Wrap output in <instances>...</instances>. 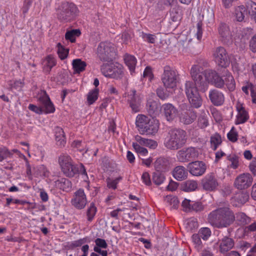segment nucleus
I'll list each match as a JSON object with an SVG mask.
<instances>
[{
    "label": "nucleus",
    "instance_id": "4d7b16f0",
    "mask_svg": "<svg viewBox=\"0 0 256 256\" xmlns=\"http://www.w3.org/2000/svg\"><path fill=\"white\" fill-rule=\"evenodd\" d=\"M253 34V29L250 28H243L241 30V34L244 40H247Z\"/></svg>",
    "mask_w": 256,
    "mask_h": 256
},
{
    "label": "nucleus",
    "instance_id": "603ef678",
    "mask_svg": "<svg viewBox=\"0 0 256 256\" xmlns=\"http://www.w3.org/2000/svg\"><path fill=\"white\" fill-rule=\"evenodd\" d=\"M133 148L134 149L136 152L142 156H146L148 154L147 149L137 143L133 142L132 144Z\"/></svg>",
    "mask_w": 256,
    "mask_h": 256
},
{
    "label": "nucleus",
    "instance_id": "e433bc0d",
    "mask_svg": "<svg viewBox=\"0 0 256 256\" xmlns=\"http://www.w3.org/2000/svg\"><path fill=\"white\" fill-rule=\"evenodd\" d=\"M72 66L75 73L79 74L85 70L86 64L80 59L77 58L72 60Z\"/></svg>",
    "mask_w": 256,
    "mask_h": 256
},
{
    "label": "nucleus",
    "instance_id": "5701e85b",
    "mask_svg": "<svg viewBox=\"0 0 256 256\" xmlns=\"http://www.w3.org/2000/svg\"><path fill=\"white\" fill-rule=\"evenodd\" d=\"M220 252L225 253L231 250L234 246V240L232 238L224 236L218 241Z\"/></svg>",
    "mask_w": 256,
    "mask_h": 256
},
{
    "label": "nucleus",
    "instance_id": "2f4dec72",
    "mask_svg": "<svg viewBox=\"0 0 256 256\" xmlns=\"http://www.w3.org/2000/svg\"><path fill=\"white\" fill-rule=\"evenodd\" d=\"M124 60L129 68L131 74L132 75L134 73L136 59L134 56L126 54L124 56Z\"/></svg>",
    "mask_w": 256,
    "mask_h": 256
},
{
    "label": "nucleus",
    "instance_id": "423d86ee",
    "mask_svg": "<svg viewBox=\"0 0 256 256\" xmlns=\"http://www.w3.org/2000/svg\"><path fill=\"white\" fill-rule=\"evenodd\" d=\"M78 13V8L74 4L64 2L58 10L57 16L61 21L68 22L73 20Z\"/></svg>",
    "mask_w": 256,
    "mask_h": 256
},
{
    "label": "nucleus",
    "instance_id": "9b49d317",
    "mask_svg": "<svg viewBox=\"0 0 256 256\" xmlns=\"http://www.w3.org/2000/svg\"><path fill=\"white\" fill-rule=\"evenodd\" d=\"M253 182L252 176L248 172L238 176L235 178L234 186L238 190H244L251 186Z\"/></svg>",
    "mask_w": 256,
    "mask_h": 256
},
{
    "label": "nucleus",
    "instance_id": "79ce46f5",
    "mask_svg": "<svg viewBox=\"0 0 256 256\" xmlns=\"http://www.w3.org/2000/svg\"><path fill=\"white\" fill-rule=\"evenodd\" d=\"M80 34V32L78 29L72 30L68 31L65 34V38L66 40H70L72 42H74L76 38Z\"/></svg>",
    "mask_w": 256,
    "mask_h": 256
},
{
    "label": "nucleus",
    "instance_id": "9d476101",
    "mask_svg": "<svg viewBox=\"0 0 256 256\" xmlns=\"http://www.w3.org/2000/svg\"><path fill=\"white\" fill-rule=\"evenodd\" d=\"M216 62L222 68H227L230 64V59L226 50L222 46L216 48L212 54Z\"/></svg>",
    "mask_w": 256,
    "mask_h": 256
},
{
    "label": "nucleus",
    "instance_id": "1a4fd4ad",
    "mask_svg": "<svg viewBox=\"0 0 256 256\" xmlns=\"http://www.w3.org/2000/svg\"><path fill=\"white\" fill-rule=\"evenodd\" d=\"M115 48L112 43L103 42L98 44L96 54L101 60L111 61L115 56Z\"/></svg>",
    "mask_w": 256,
    "mask_h": 256
},
{
    "label": "nucleus",
    "instance_id": "4c0bfd02",
    "mask_svg": "<svg viewBox=\"0 0 256 256\" xmlns=\"http://www.w3.org/2000/svg\"><path fill=\"white\" fill-rule=\"evenodd\" d=\"M90 242V239L88 237H85L82 238H80L79 240L68 242L67 248L68 250H73L76 248L81 246L85 243H88Z\"/></svg>",
    "mask_w": 256,
    "mask_h": 256
},
{
    "label": "nucleus",
    "instance_id": "bb28decb",
    "mask_svg": "<svg viewBox=\"0 0 256 256\" xmlns=\"http://www.w3.org/2000/svg\"><path fill=\"white\" fill-rule=\"evenodd\" d=\"M172 175L178 180H182L187 178L188 172L184 166H180L174 168Z\"/></svg>",
    "mask_w": 256,
    "mask_h": 256
},
{
    "label": "nucleus",
    "instance_id": "c9c22d12",
    "mask_svg": "<svg viewBox=\"0 0 256 256\" xmlns=\"http://www.w3.org/2000/svg\"><path fill=\"white\" fill-rule=\"evenodd\" d=\"M164 202L170 209H176L178 206L179 201L176 196H167L164 198Z\"/></svg>",
    "mask_w": 256,
    "mask_h": 256
},
{
    "label": "nucleus",
    "instance_id": "bf43d9fd",
    "mask_svg": "<svg viewBox=\"0 0 256 256\" xmlns=\"http://www.w3.org/2000/svg\"><path fill=\"white\" fill-rule=\"evenodd\" d=\"M236 218L242 224H246L250 221V218L244 212H239L236 214Z\"/></svg>",
    "mask_w": 256,
    "mask_h": 256
},
{
    "label": "nucleus",
    "instance_id": "f257e3e1",
    "mask_svg": "<svg viewBox=\"0 0 256 256\" xmlns=\"http://www.w3.org/2000/svg\"><path fill=\"white\" fill-rule=\"evenodd\" d=\"M190 74L193 80L202 88L204 91L207 88L208 82L210 83L217 88H224V80L216 71L210 70H204L200 64L192 66Z\"/></svg>",
    "mask_w": 256,
    "mask_h": 256
},
{
    "label": "nucleus",
    "instance_id": "69168bd1",
    "mask_svg": "<svg viewBox=\"0 0 256 256\" xmlns=\"http://www.w3.org/2000/svg\"><path fill=\"white\" fill-rule=\"evenodd\" d=\"M142 182L146 186H150L152 182L150 178V176L148 172H144L142 176Z\"/></svg>",
    "mask_w": 256,
    "mask_h": 256
},
{
    "label": "nucleus",
    "instance_id": "0e129e2a",
    "mask_svg": "<svg viewBox=\"0 0 256 256\" xmlns=\"http://www.w3.org/2000/svg\"><path fill=\"white\" fill-rule=\"evenodd\" d=\"M202 22H199L196 24V36L198 40H200L202 39Z\"/></svg>",
    "mask_w": 256,
    "mask_h": 256
},
{
    "label": "nucleus",
    "instance_id": "0eeeda50",
    "mask_svg": "<svg viewBox=\"0 0 256 256\" xmlns=\"http://www.w3.org/2000/svg\"><path fill=\"white\" fill-rule=\"evenodd\" d=\"M58 163L62 172L67 176L73 177L79 172L78 166L74 164L70 156L66 154L60 155Z\"/></svg>",
    "mask_w": 256,
    "mask_h": 256
},
{
    "label": "nucleus",
    "instance_id": "052dcab7",
    "mask_svg": "<svg viewBox=\"0 0 256 256\" xmlns=\"http://www.w3.org/2000/svg\"><path fill=\"white\" fill-rule=\"evenodd\" d=\"M193 202L194 201H191L186 198L184 199L182 204L184 210L186 212H190L191 207Z\"/></svg>",
    "mask_w": 256,
    "mask_h": 256
},
{
    "label": "nucleus",
    "instance_id": "2eb2a0df",
    "mask_svg": "<svg viewBox=\"0 0 256 256\" xmlns=\"http://www.w3.org/2000/svg\"><path fill=\"white\" fill-rule=\"evenodd\" d=\"M72 204L78 209L84 208L87 204L86 195L82 189H79L74 192V197L72 200Z\"/></svg>",
    "mask_w": 256,
    "mask_h": 256
},
{
    "label": "nucleus",
    "instance_id": "6ab92c4d",
    "mask_svg": "<svg viewBox=\"0 0 256 256\" xmlns=\"http://www.w3.org/2000/svg\"><path fill=\"white\" fill-rule=\"evenodd\" d=\"M162 112L168 121L173 120L178 115L177 109L171 104H164L162 106Z\"/></svg>",
    "mask_w": 256,
    "mask_h": 256
},
{
    "label": "nucleus",
    "instance_id": "c756f323",
    "mask_svg": "<svg viewBox=\"0 0 256 256\" xmlns=\"http://www.w3.org/2000/svg\"><path fill=\"white\" fill-rule=\"evenodd\" d=\"M55 58L51 55L47 56L43 61V70L46 72H50L52 68L56 65Z\"/></svg>",
    "mask_w": 256,
    "mask_h": 256
},
{
    "label": "nucleus",
    "instance_id": "864d4df0",
    "mask_svg": "<svg viewBox=\"0 0 256 256\" xmlns=\"http://www.w3.org/2000/svg\"><path fill=\"white\" fill-rule=\"evenodd\" d=\"M122 176H118L115 179H110L108 178L106 179V184L108 188H111L112 189H116L117 187V184L119 182L120 180H122Z\"/></svg>",
    "mask_w": 256,
    "mask_h": 256
},
{
    "label": "nucleus",
    "instance_id": "a18cd8bd",
    "mask_svg": "<svg viewBox=\"0 0 256 256\" xmlns=\"http://www.w3.org/2000/svg\"><path fill=\"white\" fill-rule=\"evenodd\" d=\"M56 47L58 48V54L60 60H63L66 58L68 56L69 50L65 48L60 42L57 44Z\"/></svg>",
    "mask_w": 256,
    "mask_h": 256
},
{
    "label": "nucleus",
    "instance_id": "dca6fc26",
    "mask_svg": "<svg viewBox=\"0 0 256 256\" xmlns=\"http://www.w3.org/2000/svg\"><path fill=\"white\" fill-rule=\"evenodd\" d=\"M189 172L196 176L203 175L206 170L205 163L202 161H195L190 162L188 165Z\"/></svg>",
    "mask_w": 256,
    "mask_h": 256
},
{
    "label": "nucleus",
    "instance_id": "f03ea898",
    "mask_svg": "<svg viewBox=\"0 0 256 256\" xmlns=\"http://www.w3.org/2000/svg\"><path fill=\"white\" fill-rule=\"evenodd\" d=\"M234 212L227 207L218 208L211 212L208 221L214 228H222L230 226L234 220Z\"/></svg>",
    "mask_w": 256,
    "mask_h": 256
},
{
    "label": "nucleus",
    "instance_id": "13d9d810",
    "mask_svg": "<svg viewBox=\"0 0 256 256\" xmlns=\"http://www.w3.org/2000/svg\"><path fill=\"white\" fill-rule=\"evenodd\" d=\"M180 14L178 8H173L170 11V18L173 22H176L180 20Z\"/></svg>",
    "mask_w": 256,
    "mask_h": 256
},
{
    "label": "nucleus",
    "instance_id": "3c124183",
    "mask_svg": "<svg viewBox=\"0 0 256 256\" xmlns=\"http://www.w3.org/2000/svg\"><path fill=\"white\" fill-rule=\"evenodd\" d=\"M200 236L198 234H194L192 236V242L197 250L199 251L202 248V242Z\"/></svg>",
    "mask_w": 256,
    "mask_h": 256
},
{
    "label": "nucleus",
    "instance_id": "393cba45",
    "mask_svg": "<svg viewBox=\"0 0 256 256\" xmlns=\"http://www.w3.org/2000/svg\"><path fill=\"white\" fill-rule=\"evenodd\" d=\"M146 109L152 117H155L159 114L160 106L156 101L150 98L146 104Z\"/></svg>",
    "mask_w": 256,
    "mask_h": 256
},
{
    "label": "nucleus",
    "instance_id": "49530a36",
    "mask_svg": "<svg viewBox=\"0 0 256 256\" xmlns=\"http://www.w3.org/2000/svg\"><path fill=\"white\" fill-rule=\"evenodd\" d=\"M248 8L251 18L256 23V3L252 1L248 2Z\"/></svg>",
    "mask_w": 256,
    "mask_h": 256
},
{
    "label": "nucleus",
    "instance_id": "a878e982",
    "mask_svg": "<svg viewBox=\"0 0 256 256\" xmlns=\"http://www.w3.org/2000/svg\"><path fill=\"white\" fill-rule=\"evenodd\" d=\"M249 199V194L247 192H241L236 194L232 198V202L236 206H239L246 202Z\"/></svg>",
    "mask_w": 256,
    "mask_h": 256
},
{
    "label": "nucleus",
    "instance_id": "4be33fe9",
    "mask_svg": "<svg viewBox=\"0 0 256 256\" xmlns=\"http://www.w3.org/2000/svg\"><path fill=\"white\" fill-rule=\"evenodd\" d=\"M196 112L192 110H188L180 113V121L186 124H188L194 122L196 118Z\"/></svg>",
    "mask_w": 256,
    "mask_h": 256
},
{
    "label": "nucleus",
    "instance_id": "8fccbe9b",
    "mask_svg": "<svg viewBox=\"0 0 256 256\" xmlns=\"http://www.w3.org/2000/svg\"><path fill=\"white\" fill-rule=\"evenodd\" d=\"M8 158H12V152H10L6 147L0 148V162Z\"/></svg>",
    "mask_w": 256,
    "mask_h": 256
},
{
    "label": "nucleus",
    "instance_id": "412c9836",
    "mask_svg": "<svg viewBox=\"0 0 256 256\" xmlns=\"http://www.w3.org/2000/svg\"><path fill=\"white\" fill-rule=\"evenodd\" d=\"M248 14V2L246 6L240 5L235 6L233 12L234 16L238 22H242L244 20L246 16Z\"/></svg>",
    "mask_w": 256,
    "mask_h": 256
},
{
    "label": "nucleus",
    "instance_id": "f3484780",
    "mask_svg": "<svg viewBox=\"0 0 256 256\" xmlns=\"http://www.w3.org/2000/svg\"><path fill=\"white\" fill-rule=\"evenodd\" d=\"M38 100L41 105L42 112L49 114L53 113L55 111L53 104L45 92L40 96Z\"/></svg>",
    "mask_w": 256,
    "mask_h": 256
},
{
    "label": "nucleus",
    "instance_id": "338daca9",
    "mask_svg": "<svg viewBox=\"0 0 256 256\" xmlns=\"http://www.w3.org/2000/svg\"><path fill=\"white\" fill-rule=\"evenodd\" d=\"M208 120L207 118L204 116H200L198 120V125L202 128H204L208 126Z\"/></svg>",
    "mask_w": 256,
    "mask_h": 256
},
{
    "label": "nucleus",
    "instance_id": "f8f14e48",
    "mask_svg": "<svg viewBox=\"0 0 256 256\" xmlns=\"http://www.w3.org/2000/svg\"><path fill=\"white\" fill-rule=\"evenodd\" d=\"M198 154L197 149L190 147L179 150L176 154V157L179 162H186L196 158Z\"/></svg>",
    "mask_w": 256,
    "mask_h": 256
},
{
    "label": "nucleus",
    "instance_id": "ddd939ff",
    "mask_svg": "<svg viewBox=\"0 0 256 256\" xmlns=\"http://www.w3.org/2000/svg\"><path fill=\"white\" fill-rule=\"evenodd\" d=\"M202 185L206 191H215L218 186L216 175L213 172L208 174L202 179Z\"/></svg>",
    "mask_w": 256,
    "mask_h": 256
},
{
    "label": "nucleus",
    "instance_id": "39448f33",
    "mask_svg": "<svg viewBox=\"0 0 256 256\" xmlns=\"http://www.w3.org/2000/svg\"><path fill=\"white\" fill-rule=\"evenodd\" d=\"M194 83L192 81H186V82L184 91L191 106L194 108H198L202 104V100L196 86L200 87L202 90L204 91V90L201 86L196 84L194 80Z\"/></svg>",
    "mask_w": 256,
    "mask_h": 256
},
{
    "label": "nucleus",
    "instance_id": "f704fd0d",
    "mask_svg": "<svg viewBox=\"0 0 256 256\" xmlns=\"http://www.w3.org/2000/svg\"><path fill=\"white\" fill-rule=\"evenodd\" d=\"M33 174L36 178L40 176L47 177L49 175V171L44 165L41 164L34 168Z\"/></svg>",
    "mask_w": 256,
    "mask_h": 256
},
{
    "label": "nucleus",
    "instance_id": "774afa93",
    "mask_svg": "<svg viewBox=\"0 0 256 256\" xmlns=\"http://www.w3.org/2000/svg\"><path fill=\"white\" fill-rule=\"evenodd\" d=\"M158 96L162 100H165L168 97V94L165 93L162 88H158L156 90Z\"/></svg>",
    "mask_w": 256,
    "mask_h": 256
},
{
    "label": "nucleus",
    "instance_id": "58836bf2",
    "mask_svg": "<svg viewBox=\"0 0 256 256\" xmlns=\"http://www.w3.org/2000/svg\"><path fill=\"white\" fill-rule=\"evenodd\" d=\"M210 148L216 150L222 142V137L220 134L215 133L210 136Z\"/></svg>",
    "mask_w": 256,
    "mask_h": 256
},
{
    "label": "nucleus",
    "instance_id": "c85d7f7f",
    "mask_svg": "<svg viewBox=\"0 0 256 256\" xmlns=\"http://www.w3.org/2000/svg\"><path fill=\"white\" fill-rule=\"evenodd\" d=\"M95 246L94 248V250L99 254L107 252L104 250L108 247V244L106 240L101 238H96L94 240Z\"/></svg>",
    "mask_w": 256,
    "mask_h": 256
},
{
    "label": "nucleus",
    "instance_id": "37998d69",
    "mask_svg": "<svg viewBox=\"0 0 256 256\" xmlns=\"http://www.w3.org/2000/svg\"><path fill=\"white\" fill-rule=\"evenodd\" d=\"M98 88H94L90 90L87 94V101L88 104H93L98 98Z\"/></svg>",
    "mask_w": 256,
    "mask_h": 256
},
{
    "label": "nucleus",
    "instance_id": "de8ad7c7",
    "mask_svg": "<svg viewBox=\"0 0 256 256\" xmlns=\"http://www.w3.org/2000/svg\"><path fill=\"white\" fill-rule=\"evenodd\" d=\"M204 240H208L212 234V232L210 228L204 227L200 228L198 234Z\"/></svg>",
    "mask_w": 256,
    "mask_h": 256
},
{
    "label": "nucleus",
    "instance_id": "4468645a",
    "mask_svg": "<svg viewBox=\"0 0 256 256\" xmlns=\"http://www.w3.org/2000/svg\"><path fill=\"white\" fill-rule=\"evenodd\" d=\"M124 97L134 112H139L140 102L138 96L136 94V90H131L125 92Z\"/></svg>",
    "mask_w": 256,
    "mask_h": 256
},
{
    "label": "nucleus",
    "instance_id": "7c9ffc66",
    "mask_svg": "<svg viewBox=\"0 0 256 256\" xmlns=\"http://www.w3.org/2000/svg\"><path fill=\"white\" fill-rule=\"evenodd\" d=\"M218 32L222 40L224 42L226 40H228L231 37L230 28L226 24H220Z\"/></svg>",
    "mask_w": 256,
    "mask_h": 256
},
{
    "label": "nucleus",
    "instance_id": "aec40b11",
    "mask_svg": "<svg viewBox=\"0 0 256 256\" xmlns=\"http://www.w3.org/2000/svg\"><path fill=\"white\" fill-rule=\"evenodd\" d=\"M208 96L211 102L215 106H221L224 102V94L217 90H210L209 92Z\"/></svg>",
    "mask_w": 256,
    "mask_h": 256
},
{
    "label": "nucleus",
    "instance_id": "6e6552de",
    "mask_svg": "<svg viewBox=\"0 0 256 256\" xmlns=\"http://www.w3.org/2000/svg\"><path fill=\"white\" fill-rule=\"evenodd\" d=\"M178 79V74L176 70L169 66H164L162 81L166 89L174 90L176 87Z\"/></svg>",
    "mask_w": 256,
    "mask_h": 256
},
{
    "label": "nucleus",
    "instance_id": "72a5a7b5",
    "mask_svg": "<svg viewBox=\"0 0 256 256\" xmlns=\"http://www.w3.org/2000/svg\"><path fill=\"white\" fill-rule=\"evenodd\" d=\"M224 86L230 91H233L236 88L235 81L232 74L226 71V74L224 76Z\"/></svg>",
    "mask_w": 256,
    "mask_h": 256
},
{
    "label": "nucleus",
    "instance_id": "20e7f679",
    "mask_svg": "<svg viewBox=\"0 0 256 256\" xmlns=\"http://www.w3.org/2000/svg\"><path fill=\"white\" fill-rule=\"evenodd\" d=\"M136 124L141 134L154 135L158 132L159 128L158 120L154 118L149 119L142 114L137 116Z\"/></svg>",
    "mask_w": 256,
    "mask_h": 256
},
{
    "label": "nucleus",
    "instance_id": "cd10ccee",
    "mask_svg": "<svg viewBox=\"0 0 256 256\" xmlns=\"http://www.w3.org/2000/svg\"><path fill=\"white\" fill-rule=\"evenodd\" d=\"M54 134L56 144L59 146H64L66 144V140L63 130L57 126L54 128Z\"/></svg>",
    "mask_w": 256,
    "mask_h": 256
},
{
    "label": "nucleus",
    "instance_id": "b1692460",
    "mask_svg": "<svg viewBox=\"0 0 256 256\" xmlns=\"http://www.w3.org/2000/svg\"><path fill=\"white\" fill-rule=\"evenodd\" d=\"M135 140L136 141V143L139 144L141 146H146L152 149L156 148L158 146V143L156 141L142 138L138 135L135 136Z\"/></svg>",
    "mask_w": 256,
    "mask_h": 256
},
{
    "label": "nucleus",
    "instance_id": "e2e57ef3",
    "mask_svg": "<svg viewBox=\"0 0 256 256\" xmlns=\"http://www.w3.org/2000/svg\"><path fill=\"white\" fill-rule=\"evenodd\" d=\"M190 212L194 211L196 212H200L204 210V206L200 202H194L192 204Z\"/></svg>",
    "mask_w": 256,
    "mask_h": 256
},
{
    "label": "nucleus",
    "instance_id": "a211bd4d",
    "mask_svg": "<svg viewBox=\"0 0 256 256\" xmlns=\"http://www.w3.org/2000/svg\"><path fill=\"white\" fill-rule=\"evenodd\" d=\"M238 114L235 120L236 124H240L246 122L249 118L248 112L240 102H238L236 105Z\"/></svg>",
    "mask_w": 256,
    "mask_h": 256
},
{
    "label": "nucleus",
    "instance_id": "ea45409f",
    "mask_svg": "<svg viewBox=\"0 0 256 256\" xmlns=\"http://www.w3.org/2000/svg\"><path fill=\"white\" fill-rule=\"evenodd\" d=\"M124 74L122 66L119 64H116L112 73L110 74V78L118 79L121 78Z\"/></svg>",
    "mask_w": 256,
    "mask_h": 256
},
{
    "label": "nucleus",
    "instance_id": "a19ab883",
    "mask_svg": "<svg viewBox=\"0 0 256 256\" xmlns=\"http://www.w3.org/2000/svg\"><path fill=\"white\" fill-rule=\"evenodd\" d=\"M182 190L185 192H192L198 188V182L196 180H188L182 184Z\"/></svg>",
    "mask_w": 256,
    "mask_h": 256
},
{
    "label": "nucleus",
    "instance_id": "473e14b6",
    "mask_svg": "<svg viewBox=\"0 0 256 256\" xmlns=\"http://www.w3.org/2000/svg\"><path fill=\"white\" fill-rule=\"evenodd\" d=\"M56 186L64 191L69 192L72 188V183L70 180L66 178H61L56 181Z\"/></svg>",
    "mask_w": 256,
    "mask_h": 256
},
{
    "label": "nucleus",
    "instance_id": "680f3d73",
    "mask_svg": "<svg viewBox=\"0 0 256 256\" xmlns=\"http://www.w3.org/2000/svg\"><path fill=\"white\" fill-rule=\"evenodd\" d=\"M227 136L228 139L232 142H235L237 140L238 134L234 128H232L228 134Z\"/></svg>",
    "mask_w": 256,
    "mask_h": 256
},
{
    "label": "nucleus",
    "instance_id": "5fc2aeb1",
    "mask_svg": "<svg viewBox=\"0 0 256 256\" xmlns=\"http://www.w3.org/2000/svg\"><path fill=\"white\" fill-rule=\"evenodd\" d=\"M164 180V176L159 172H155L153 173L152 181L157 185L162 184Z\"/></svg>",
    "mask_w": 256,
    "mask_h": 256
},
{
    "label": "nucleus",
    "instance_id": "6e6d98bb",
    "mask_svg": "<svg viewBox=\"0 0 256 256\" xmlns=\"http://www.w3.org/2000/svg\"><path fill=\"white\" fill-rule=\"evenodd\" d=\"M142 37L145 42L150 44L155 43L156 40V36L155 34H146L144 32L142 33Z\"/></svg>",
    "mask_w": 256,
    "mask_h": 256
},
{
    "label": "nucleus",
    "instance_id": "7ed1b4c3",
    "mask_svg": "<svg viewBox=\"0 0 256 256\" xmlns=\"http://www.w3.org/2000/svg\"><path fill=\"white\" fill-rule=\"evenodd\" d=\"M186 140L185 131L180 129H172L168 132L164 145L168 149L177 150L184 145Z\"/></svg>",
    "mask_w": 256,
    "mask_h": 256
},
{
    "label": "nucleus",
    "instance_id": "09e8293b",
    "mask_svg": "<svg viewBox=\"0 0 256 256\" xmlns=\"http://www.w3.org/2000/svg\"><path fill=\"white\" fill-rule=\"evenodd\" d=\"M96 212V208L94 203H91L87 210L86 216L88 221H92L94 218Z\"/></svg>",
    "mask_w": 256,
    "mask_h": 256
},
{
    "label": "nucleus",
    "instance_id": "c03bdc74",
    "mask_svg": "<svg viewBox=\"0 0 256 256\" xmlns=\"http://www.w3.org/2000/svg\"><path fill=\"white\" fill-rule=\"evenodd\" d=\"M115 64H104L101 66V72L104 76L106 77L110 78V74L112 73Z\"/></svg>",
    "mask_w": 256,
    "mask_h": 256
}]
</instances>
